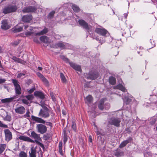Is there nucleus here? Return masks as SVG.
<instances>
[{"label": "nucleus", "instance_id": "nucleus-1", "mask_svg": "<svg viewBox=\"0 0 157 157\" xmlns=\"http://www.w3.org/2000/svg\"><path fill=\"white\" fill-rule=\"evenodd\" d=\"M32 119L36 122L41 124H36V129L37 131L41 134L45 133L47 131V128L46 126L42 124H45V121L42 118L32 115L31 116Z\"/></svg>", "mask_w": 157, "mask_h": 157}, {"label": "nucleus", "instance_id": "nucleus-2", "mask_svg": "<svg viewBox=\"0 0 157 157\" xmlns=\"http://www.w3.org/2000/svg\"><path fill=\"white\" fill-rule=\"evenodd\" d=\"M17 10V7L15 5H9L6 6L2 9V13L5 14L13 13Z\"/></svg>", "mask_w": 157, "mask_h": 157}, {"label": "nucleus", "instance_id": "nucleus-3", "mask_svg": "<svg viewBox=\"0 0 157 157\" xmlns=\"http://www.w3.org/2000/svg\"><path fill=\"white\" fill-rule=\"evenodd\" d=\"M38 116L44 118L48 117L50 116L48 109L46 107L41 109L38 113Z\"/></svg>", "mask_w": 157, "mask_h": 157}, {"label": "nucleus", "instance_id": "nucleus-4", "mask_svg": "<svg viewBox=\"0 0 157 157\" xmlns=\"http://www.w3.org/2000/svg\"><path fill=\"white\" fill-rule=\"evenodd\" d=\"M121 121L120 119L117 117H112L108 120V124L111 125H114L116 127H118Z\"/></svg>", "mask_w": 157, "mask_h": 157}, {"label": "nucleus", "instance_id": "nucleus-5", "mask_svg": "<svg viewBox=\"0 0 157 157\" xmlns=\"http://www.w3.org/2000/svg\"><path fill=\"white\" fill-rule=\"evenodd\" d=\"M78 22L81 26L86 29L87 31H89L90 28V26L86 22L82 19H80L78 21Z\"/></svg>", "mask_w": 157, "mask_h": 157}, {"label": "nucleus", "instance_id": "nucleus-6", "mask_svg": "<svg viewBox=\"0 0 157 157\" xmlns=\"http://www.w3.org/2000/svg\"><path fill=\"white\" fill-rule=\"evenodd\" d=\"M95 32L98 34L103 36H105L108 33L107 30L104 28H97L95 29Z\"/></svg>", "mask_w": 157, "mask_h": 157}, {"label": "nucleus", "instance_id": "nucleus-7", "mask_svg": "<svg viewBox=\"0 0 157 157\" xmlns=\"http://www.w3.org/2000/svg\"><path fill=\"white\" fill-rule=\"evenodd\" d=\"M4 132L5 136V140L6 141L8 142L12 139V133L9 129L5 130Z\"/></svg>", "mask_w": 157, "mask_h": 157}, {"label": "nucleus", "instance_id": "nucleus-8", "mask_svg": "<svg viewBox=\"0 0 157 157\" xmlns=\"http://www.w3.org/2000/svg\"><path fill=\"white\" fill-rule=\"evenodd\" d=\"M30 137L35 140H34V142L36 143V142L37 141H40L41 140V139L40 137V135L37 134L34 131L31 132Z\"/></svg>", "mask_w": 157, "mask_h": 157}, {"label": "nucleus", "instance_id": "nucleus-9", "mask_svg": "<svg viewBox=\"0 0 157 157\" xmlns=\"http://www.w3.org/2000/svg\"><path fill=\"white\" fill-rule=\"evenodd\" d=\"M99 74L97 72L95 71L90 72L87 76V78L88 79L94 80L97 78Z\"/></svg>", "mask_w": 157, "mask_h": 157}, {"label": "nucleus", "instance_id": "nucleus-10", "mask_svg": "<svg viewBox=\"0 0 157 157\" xmlns=\"http://www.w3.org/2000/svg\"><path fill=\"white\" fill-rule=\"evenodd\" d=\"M15 110L16 113L21 114H24L25 112V108L22 105H20L17 107Z\"/></svg>", "mask_w": 157, "mask_h": 157}, {"label": "nucleus", "instance_id": "nucleus-11", "mask_svg": "<svg viewBox=\"0 0 157 157\" xmlns=\"http://www.w3.org/2000/svg\"><path fill=\"white\" fill-rule=\"evenodd\" d=\"M10 26L8 25L7 20L6 19L2 20V21L1 27L4 30H7L10 28Z\"/></svg>", "mask_w": 157, "mask_h": 157}, {"label": "nucleus", "instance_id": "nucleus-12", "mask_svg": "<svg viewBox=\"0 0 157 157\" xmlns=\"http://www.w3.org/2000/svg\"><path fill=\"white\" fill-rule=\"evenodd\" d=\"M69 44L66 43H63L62 41H60L57 43L56 45L62 49H64L67 48L69 46Z\"/></svg>", "mask_w": 157, "mask_h": 157}, {"label": "nucleus", "instance_id": "nucleus-13", "mask_svg": "<svg viewBox=\"0 0 157 157\" xmlns=\"http://www.w3.org/2000/svg\"><path fill=\"white\" fill-rule=\"evenodd\" d=\"M132 138L130 137H129L128 139L123 141L119 145V147L123 148L125 147L127 144L129 143L132 140Z\"/></svg>", "mask_w": 157, "mask_h": 157}, {"label": "nucleus", "instance_id": "nucleus-14", "mask_svg": "<svg viewBox=\"0 0 157 157\" xmlns=\"http://www.w3.org/2000/svg\"><path fill=\"white\" fill-rule=\"evenodd\" d=\"M19 139L20 140H21L24 141L31 143H34V141L33 140L28 136H20L19 137Z\"/></svg>", "mask_w": 157, "mask_h": 157}, {"label": "nucleus", "instance_id": "nucleus-15", "mask_svg": "<svg viewBox=\"0 0 157 157\" xmlns=\"http://www.w3.org/2000/svg\"><path fill=\"white\" fill-rule=\"evenodd\" d=\"M40 39L41 41L45 44H49L51 43V40L46 36H42L40 37Z\"/></svg>", "mask_w": 157, "mask_h": 157}, {"label": "nucleus", "instance_id": "nucleus-16", "mask_svg": "<svg viewBox=\"0 0 157 157\" xmlns=\"http://www.w3.org/2000/svg\"><path fill=\"white\" fill-rule=\"evenodd\" d=\"M22 19L24 22H29L32 20V17L31 15H25L22 17Z\"/></svg>", "mask_w": 157, "mask_h": 157}, {"label": "nucleus", "instance_id": "nucleus-17", "mask_svg": "<svg viewBox=\"0 0 157 157\" xmlns=\"http://www.w3.org/2000/svg\"><path fill=\"white\" fill-rule=\"evenodd\" d=\"M36 10V8L34 7L29 6L23 10V12L25 13H29L34 12Z\"/></svg>", "mask_w": 157, "mask_h": 157}, {"label": "nucleus", "instance_id": "nucleus-18", "mask_svg": "<svg viewBox=\"0 0 157 157\" xmlns=\"http://www.w3.org/2000/svg\"><path fill=\"white\" fill-rule=\"evenodd\" d=\"M69 63L70 66L75 70L79 71H81V67L80 66L72 62H69Z\"/></svg>", "mask_w": 157, "mask_h": 157}, {"label": "nucleus", "instance_id": "nucleus-19", "mask_svg": "<svg viewBox=\"0 0 157 157\" xmlns=\"http://www.w3.org/2000/svg\"><path fill=\"white\" fill-rule=\"evenodd\" d=\"M114 155L117 157H119L124 155V152L123 151H121L120 150L117 148L114 151Z\"/></svg>", "mask_w": 157, "mask_h": 157}, {"label": "nucleus", "instance_id": "nucleus-20", "mask_svg": "<svg viewBox=\"0 0 157 157\" xmlns=\"http://www.w3.org/2000/svg\"><path fill=\"white\" fill-rule=\"evenodd\" d=\"M23 29V27L19 26L17 25L12 29L13 32L14 33L19 32L21 31Z\"/></svg>", "mask_w": 157, "mask_h": 157}, {"label": "nucleus", "instance_id": "nucleus-21", "mask_svg": "<svg viewBox=\"0 0 157 157\" xmlns=\"http://www.w3.org/2000/svg\"><path fill=\"white\" fill-rule=\"evenodd\" d=\"M34 95L35 96L38 97L41 99H44L45 98L44 94L41 92L35 91L34 93Z\"/></svg>", "mask_w": 157, "mask_h": 157}, {"label": "nucleus", "instance_id": "nucleus-22", "mask_svg": "<svg viewBox=\"0 0 157 157\" xmlns=\"http://www.w3.org/2000/svg\"><path fill=\"white\" fill-rule=\"evenodd\" d=\"M114 89H119L123 92H125L126 90L125 88L121 84H119L117 86L114 87Z\"/></svg>", "mask_w": 157, "mask_h": 157}, {"label": "nucleus", "instance_id": "nucleus-23", "mask_svg": "<svg viewBox=\"0 0 157 157\" xmlns=\"http://www.w3.org/2000/svg\"><path fill=\"white\" fill-rule=\"evenodd\" d=\"M31 152H29L30 157H36V150L33 147H32L31 149Z\"/></svg>", "mask_w": 157, "mask_h": 157}, {"label": "nucleus", "instance_id": "nucleus-24", "mask_svg": "<svg viewBox=\"0 0 157 157\" xmlns=\"http://www.w3.org/2000/svg\"><path fill=\"white\" fill-rule=\"evenodd\" d=\"M48 29L47 28H44V29L40 32L36 33V35H40L44 34L48 32Z\"/></svg>", "mask_w": 157, "mask_h": 157}, {"label": "nucleus", "instance_id": "nucleus-25", "mask_svg": "<svg viewBox=\"0 0 157 157\" xmlns=\"http://www.w3.org/2000/svg\"><path fill=\"white\" fill-rule=\"evenodd\" d=\"M109 82L112 85H114L116 83V78L113 77H110L109 78Z\"/></svg>", "mask_w": 157, "mask_h": 157}, {"label": "nucleus", "instance_id": "nucleus-26", "mask_svg": "<svg viewBox=\"0 0 157 157\" xmlns=\"http://www.w3.org/2000/svg\"><path fill=\"white\" fill-rule=\"evenodd\" d=\"M36 33L33 32H30V31H27L25 32V35L27 36H37L36 34Z\"/></svg>", "mask_w": 157, "mask_h": 157}, {"label": "nucleus", "instance_id": "nucleus-27", "mask_svg": "<svg viewBox=\"0 0 157 157\" xmlns=\"http://www.w3.org/2000/svg\"><path fill=\"white\" fill-rule=\"evenodd\" d=\"M12 98H9L3 99L1 100V102L3 103H6L11 102L13 100Z\"/></svg>", "mask_w": 157, "mask_h": 157}, {"label": "nucleus", "instance_id": "nucleus-28", "mask_svg": "<svg viewBox=\"0 0 157 157\" xmlns=\"http://www.w3.org/2000/svg\"><path fill=\"white\" fill-rule=\"evenodd\" d=\"M16 94L17 95H19L21 94V89L20 86L15 88Z\"/></svg>", "mask_w": 157, "mask_h": 157}, {"label": "nucleus", "instance_id": "nucleus-29", "mask_svg": "<svg viewBox=\"0 0 157 157\" xmlns=\"http://www.w3.org/2000/svg\"><path fill=\"white\" fill-rule=\"evenodd\" d=\"M62 143L61 142H60L59 144V151L60 154L62 155H63L62 149Z\"/></svg>", "mask_w": 157, "mask_h": 157}, {"label": "nucleus", "instance_id": "nucleus-30", "mask_svg": "<svg viewBox=\"0 0 157 157\" xmlns=\"http://www.w3.org/2000/svg\"><path fill=\"white\" fill-rule=\"evenodd\" d=\"M60 77L62 82L63 83H66L67 80L63 74L62 73H60Z\"/></svg>", "mask_w": 157, "mask_h": 157}, {"label": "nucleus", "instance_id": "nucleus-31", "mask_svg": "<svg viewBox=\"0 0 157 157\" xmlns=\"http://www.w3.org/2000/svg\"><path fill=\"white\" fill-rule=\"evenodd\" d=\"M72 8L73 10L76 12H78L80 10L79 7L75 5H73L72 6Z\"/></svg>", "mask_w": 157, "mask_h": 157}, {"label": "nucleus", "instance_id": "nucleus-32", "mask_svg": "<svg viewBox=\"0 0 157 157\" xmlns=\"http://www.w3.org/2000/svg\"><path fill=\"white\" fill-rule=\"evenodd\" d=\"M6 147V144H0V154L5 150Z\"/></svg>", "mask_w": 157, "mask_h": 157}, {"label": "nucleus", "instance_id": "nucleus-33", "mask_svg": "<svg viewBox=\"0 0 157 157\" xmlns=\"http://www.w3.org/2000/svg\"><path fill=\"white\" fill-rule=\"evenodd\" d=\"M41 80L42 81V82H43L44 84L46 86H49V82L44 77V78H42L41 79Z\"/></svg>", "mask_w": 157, "mask_h": 157}, {"label": "nucleus", "instance_id": "nucleus-34", "mask_svg": "<svg viewBox=\"0 0 157 157\" xmlns=\"http://www.w3.org/2000/svg\"><path fill=\"white\" fill-rule=\"evenodd\" d=\"M98 106L100 109L103 110L104 108V101L101 100L98 104Z\"/></svg>", "mask_w": 157, "mask_h": 157}, {"label": "nucleus", "instance_id": "nucleus-35", "mask_svg": "<svg viewBox=\"0 0 157 157\" xmlns=\"http://www.w3.org/2000/svg\"><path fill=\"white\" fill-rule=\"evenodd\" d=\"M26 73V71H23L22 73H19L17 74V78H20L22 76H24Z\"/></svg>", "mask_w": 157, "mask_h": 157}, {"label": "nucleus", "instance_id": "nucleus-36", "mask_svg": "<svg viewBox=\"0 0 157 157\" xmlns=\"http://www.w3.org/2000/svg\"><path fill=\"white\" fill-rule=\"evenodd\" d=\"M19 157H27V155L26 153L24 151H21L19 154Z\"/></svg>", "mask_w": 157, "mask_h": 157}, {"label": "nucleus", "instance_id": "nucleus-37", "mask_svg": "<svg viewBox=\"0 0 157 157\" xmlns=\"http://www.w3.org/2000/svg\"><path fill=\"white\" fill-rule=\"evenodd\" d=\"M92 99L93 98L91 95H89L86 98V102L87 101L88 103H91L92 101Z\"/></svg>", "mask_w": 157, "mask_h": 157}, {"label": "nucleus", "instance_id": "nucleus-38", "mask_svg": "<svg viewBox=\"0 0 157 157\" xmlns=\"http://www.w3.org/2000/svg\"><path fill=\"white\" fill-rule=\"evenodd\" d=\"M55 13V11L53 10L51 12L48 16V17L49 18H52L54 17V15Z\"/></svg>", "mask_w": 157, "mask_h": 157}, {"label": "nucleus", "instance_id": "nucleus-39", "mask_svg": "<svg viewBox=\"0 0 157 157\" xmlns=\"http://www.w3.org/2000/svg\"><path fill=\"white\" fill-rule=\"evenodd\" d=\"M12 82L14 85L15 88L20 86L18 84V82L17 80L13 79L12 80Z\"/></svg>", "mask_w": 157, "mask_h": 157}, {"label": "nucleus", "instance_id": "nucleus-40", "mask_svg": "<svg viewBox=\"0 0 157 157\" xmlns=\"http://www.w3.org/2000/svg\"><path fill=\"white\" fill-rule=\"evenodd\" d=\"M24 29L27 31L30 30L32 31L33 30V28L30 26L26 25L25 26Z\"/></svg>", "mask_w": 157, "mask_h": 157}, {"label": "nucleus", "instance_id": "nucleus-41", "mask_svg": "<svg viewBox=\"0 0 157 157\" xmlns=\"http://www.w3.org/2000/svg\"><path fill=\"white\" fill-rule=\"evenodd\" d=\"M3 120L4 121H10L11 120V118L10 116L7 115L5 117H3Z\"/></svg>", "mask_w": 157, "mask_h": 157}, {"label": "nucleus", "instance_id": "nucleus-42", "mask_svg": "<svg viewBox=\"0 0 157 157\" xmlns=\"http://www.w3.org/2000/svg\"><path fill=\"white\" fill-rule=\"evenodd\" d=\"M94 130L96 132L97 134V135L101 134V133L100 131H98V128H97V126L95 124H94Z\"/></svg>", "mask_w": 157, "mask_h": 157}, {"label": "nucleus", "instance_id": "nucleus-43", "mask_svg": "<svg viewBox=\"0 0 157 157\" xmlns=\"http://www.w3.org/2000/svg\"><path fill=\"white\" fill-rule=\"evenodd\" d=\"M16 62L23 64H25L26 63V62L25 61L18 58L17 61Z\"/></svg>", "mask_w": 157, "mask_h": 157}, {"label": "nucleus", "instance_id": "nucleus-44", "mask_svg": "<svg viewBox=\"0 0 157 157\" xmlns=\"http://www.w3.org/2000/svg\"><path fill=\"white\" fill-rule=\"evenodd\" d=\"M26 98L28 100H32L33 98V96L32 94H30L26 96Z\"/></svg>", "mask_w": 157, "mask_h": 157}, {"label": "nucleus", "instance_id": "nucleus-45", "mask_svg": "<svg viewBox=\"0 0 157 157\" xmlns=\"http://www.w3.org/2000/svg\"><path fill=\"white\" fill-rule=\"evenodd\" d=\"M60 58L62 59L64 61L66 62H69V59L66 58L65 56H61Z\"/></svg>", "mask_w": 157, "mask_h": 157}, {"label": "nucleus", "instance_id": "nucleus-46", "mask_svg": "<svg viewBox=\"0 0 157 157\" xmlns=\"http://www.w3.org/2000/svg\"><path fill=\"white\" fill-rule=\"evenodd\" d=\"M36 143L37 144L39 145L40 147H41L43 148V149H44L45 147L44 145L42 143L39 142V141H37V142H36Z\"/></svg>", "mask_w": 157, "mask_h": 157}, {"label": "nucleus", "instance_id": "nucleus-47", "mask_svg": "<svg viewBox=\"0 0 157 157\" xmlns=\"http://www.w3.org/2000/svg\"><path fill=\"white\" fill-rule=\"evenodd\" d=\"M67 136L66 134L64 133L63 136V143L64 144H65L67 141Z\"/></svg>", "mask_w": 157, "mask_h": 157}, {"label": "nucleus", "instance_id": "nucleus-48", "mask_svg": "<svg viewBox=\"0 0 157 157\" xmlns=\"http://www.w3.org/2000/svg\"><path fill=\"white\" fill-rule=\"evenodd\" d=\"M72 128L75 131H76V124L74 122H72Z\"/></svg>", "mask_w": 157, "mask_h": 157}, {"label": "nucleus", "instance_id": "nucleus-49", "mask_svg": "<svg viewBox=\"0 0 157 157\" xmlns=\"http://www.w3.org/2000/svg\"><path fill=\"white\" fill-rule=\"evenodd\" d=\"M0 127H3L5 128H8V126L6 124H3L0 121Z\"/></svg>", "mask_w": 157, "mask_h": 157}, {"label": "nucleus", "instance_id": "nucleus-50", "mask_svg": "<svg viewBox=\"0 0 157 157\" xmlns=\"http://www.w3.org/2000/svg\"><path fill=\"white\" fill-rule=\"evenodd\" d=\"M156 121V119L155 117H152L151 119V121H150V123L151 124H154L155 123Z\"/></svg>", "mask_w": 157, "mask_h": 157}, {"label": "nucleus", "instance_id": "nucleus-51", "mask_svg": "<svg viewBox=\"0 0 157 157\" xmlns=\"http://www.w3.org/2000/svg\"><path fill=\"white\" fill-rule=\"evenodd\" d=\"M105 108L106 109H108L110 108V105L109 103H105Z\"/></svg>", "mask_w": 157, "mask_h": 157}, {"label": "nucleus", "instance_id": "nucleus-52", "mask_svg": "<svg viewBox=\"0 0 157 157\" xmlns=\"http://www.w3.org/2000/svg\"><path fill=\"white\" fill-rule=\"evenodd\" d=\"M50 95L52 98V99L53 101H56V98L55 97L53 93V92H50Z\"/></svg>", "mask_w": 157, "mask_h": 157}, {"label": "nucleus", "instance_id": "nucleus-53", "mask_svg": "<svg viewBox=\"0 0 157 157\" xmlns=\"http://www.w3.org/2000/svg\"><path fill=\"white\" fill-rule=\"evenodd\" d=\"M35 90V87H34L30 90L28 89L27 91L30 94L33 92Z\"/></svg>", "mask_w": 157, "mask_h": 157}, {"label": "nucleus", "instance_id": "nucleus-54", "mask_svg": "<svg viewBox=\"0 0 157 157\" xmlns=\"http://www.w3.org/2000/svg\"><path fill=\"white\" fill-rule=\"evenodd\" d=\"M36 74L38 77L40 78V79H41L43 78L44 77V76L40 72H37Z\"/></svg>", "mask_w": 157, "mask_h": 157}, {"label": "nucleus", "instance_id": "nucleus-55", "mask_svg": "<svg viewBox=\"0 0 157 157\" xmlns=\"http://www.w3.org/2000/svg\"><path fill=\"white\" fill-rule=\"evenodd\" d=\"M22 101L23 103L25 104L26 105H28L29 103V101H28V100L26 99H23L22 100Z\"/></svg>", "mask_w": 157, "mask_h": 157}, {"label": "nucleus", "instance_id": "nucleus-56", "mask_svg": "<svg viewBox=\"0 0 157 157\" xmlns=\"http://www.w3.org/2000/svg\"><path fill=\"white\" fill-rule=\"evenodd\" d=\"M43 138L45 140H47L49 138V136L48 135H44L43 136Z\"/></svg>", "mask_w": 157, "mask_h": 157}, {"label": "nucleus", "instance_id": "nucleus-57", "mask_svg": "<svg viewBox=\"0 0 157 157\" xmlns=\"http://www.w3.org/2000/svg\"><path fill=\"white\" fill-rule=\"evenodd\" d=\"M30 112L28 110L27 111L25 115V117H30Z\"/></svg>", "mask_w": 157, "mask_h": 157}, {"label": "nucleus", "instance_id": "nucleus-58", "mask_svg": "<svg viewBox=\"0 0 157 157\" xmlns=\"http://www.w3.org/2000/svg\"><path fill=\"white\" fill-rule=\"evenodd\" d=\"M32 82V81L31 80L29 79L27 80L26 82V83L28 85H29L30 84H31Z\"/></svg>", "mask_w": 157, "mask_h": 157}, {"label": "nucleus", "instance_id": "nucleus-59", "mask_svg": "<svg viewBox=\"0 0 157 157\" xmlns=\"http://www.w3.org/2000/svg\"><path fill=\"white\" fill-rule=\"evenodd\" d=\"M46 124L47 125L50 126L51 127H52V124L50 122H47L46 123Z\"/></svg>", "mask_w": 157, "mask_h": 157}, {"label": "nucleus", "instance_id": "nucleus-60", "mask_svg": "<svg viewBox=\"0 0 157 157\" xmlns=\"http://www.w3.org/2000/svg\"><path fill=\"white\" fill-rule=\"evenodd\" d=\"M6 81L5 79L0 78V84L5 82Z\"/></svg>", "mask_w": 157, "mask_h": 157}, {"label": "nucleus", "instance_id": "nucleus-61", "mask_svg": "<svg viewBox=\"0 0 157 157\" xmlns=\"http://www.w3.org/2000/svg\"><path fill=\"white\" fill-rule=\"evenodd\" d=\"M33 41L34 42H36L37 44H38L39 43V41L38 40V39L36 38H35L33 39Z\"/></svg>", "mask_w": 157, "mask_h": 157}, {"label": "nucleus", "instance_id": "nucleus-62", "mask_svg": "<svg viewBox=\"0 0 157 157\" xmlns=\"http://www.w3.org/2000/svg\"><path fill=\"white\" fill-rule=\"evenodd\" d=\"M62 113L64 115H66L67 114V112L64 109L62 110Z\"/></svg>", "mask_w": 157, "mask_h": 157}, {"label": "nucleus", "instance_id": "nucleus-63", "mask_svg": "<svg viewBox=\"0 0 157 157\" xmlns=\"http://www.w3.org/2000/svg\"><path fill=\"white\" fill-rule=\"evenodd\" d=\"M118 53H119V51H118V50H117L116 51V52H114L113 54V55L115 56H117V55L118 54Z\"/></svg>", "mask_w": 157, "mask_h": 157}, {"label": "nucleus", "instance_id": "nucleus-64", "mask_svg": "<svg viewBox=\"0 0 157 157\" xmlns=\"http://www.w3.org/2000/svg\"><path fill=\"white\" fill-rule=\"evenodd\" d=\"M89 141L90 142H92V137L91 136H89Z\"/></svg>", "mask_w": 157, "mask_h": 157}]
</instances>
